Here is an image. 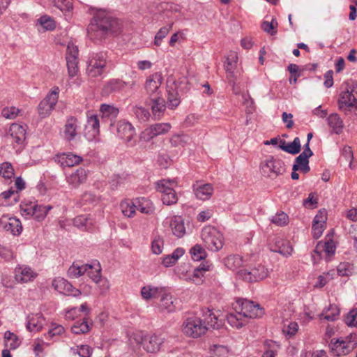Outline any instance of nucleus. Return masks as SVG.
Listing matches in <instances>:
<instances>
[{
    "instance_id": "obj_39",
    "label": "nucleus",
    "mask_w": 357,
    "mask_h": 357,
    "mask_svg": "<svg viewBox=\"0 0 357 357\" xmlns=\"http://www.w3.org/2000/svg\"><path fill=\"white\" fill-rule=\"evenodd\" d=\"M102 118H107L111 121L114 119L119 114V109L107 104H102L100 107Z\"/></svg>"
},
{
    "instance_id": "obj_51",
    "label": "nucleus",
    "mask_w": 357,
    "mask_h": 357,
    "mask_svg": "<svg viewBox=\"0 0 357 357\" xmlns=\"http://www.w3.org/2000/svg\"><path fill=\"white\" fill-rule=\"evenodd\" d=\"M173 26V23L170 24L169 26L161 27L155 36L154 44L156 46H160L161 44V41L163 38L166 37V36L169 33V31L172 29Z\"/></svg>"
},
{
    "instance_id": "obj_1",
    "label": "nucleus",
    "mask_w": 357,
    "mask_h": 357,
    "mask_svg": "<svg viewBox=\"0 0 357 357\" xmlns=\"http://www.w3.org/2000/svg\"><path fill=\"white\" fill-rule=\"evenodd\" d=\"M120 30L119 20L107 10L100 9L94 13L87 27V34L90 40L96 42L102 40L108 34H116Z\"/></svg>"
},
{
    "instance_id": "obj_28",
    "label": "nucleus",
    "mask_w": 357,
    "mask_h": 357,
    "mask_svg": "<svg viewBox=\"0 0 357 357\" xmlns=\"http://www.w3.org/2000/svg\"><path fill=\"white\" fill-rule=\"evenodd\" d=\"M213 267V264L208 262H206V264H201L194 269L193 273L190 276V280L196 284H202L204 273L211 271Z\"/></svg>"
},
{
    "instance_id": "obj_33",
    "label": "nucleus",
    "mask_w": 357,
    "mask_h": 357,
    "mask_svg": "<svg viewBox=\"0 0 357 357\" xmlns=\"http://www.w3.org/2000/svg\"><path fill=\"white\" fill-rule=\"evenodd\" d=\"M327 123L331 129L332 133L340 135L342 132L344 128L343 121L337 114H331L327 117Z\"/></svg>"
},
{
    "instance_id": "obj_30",
    "label": "nucleus",
    "mask_w": 357,
    "mask_h": 357,
    "mask_svg": "<svg viewBox=\"0 0 357 357\" xmlns=\"http://www.w3.org/2000/svg\"><path fill=\"white\" fill-rule=\"evenodd\" d=\"M8 135L14 142L21 144L25 140L26 130L20 124L13 123L9 128Z\"/></svg>"
},
{
    "instance_id": "obj_52",
    "label": "nucleus",
    "mask_w": 357,
    "mask_h": 357,
    "mask_svg": "<svg viewBox=\"0 0 357 357\" xmlns=\"http://www.w3.org/2000/svg\"><path fill=\"white\" fill-rule=\"evenodd\" d=\"M278 26V22L275 19H272L271 22L264 21L261 23V29L264 31L269 33L271 36L276 34V27Z\"/></svg>"
},
{
    "instance_id": "obj_63",
    "label": "nucleus",
    "mask_w": 357,
    "mask_h": 357,
    "mask_svg": "<svg viewBox=\"0 0 357 357\" xmlns=\"http://www.w3.org/2000/svg\"><path fill=\"white\" fill-rule=\"evenodd\" d=\"M78 47L73 43H68L66 47V59H78Z\"/></svg>"
},
{
    "instance_id": "obj_36",
    "label": "nucleus",
    "mask_w": 357,
    "mask_h": 357,
    "mask_svg": "<svg viewBox=\"0 0 357 357\" xmlns=\"http://www.w3.org/2000/svg\"><path fill=\"white\" fill-rule=\"evenodd\" d=\"M137 210L142 213L151 214L154 212L155 208L151 200L142 197L135 199Z\"/></svg>"
},
{
    "instance_id": "obj_23",
    "label": "nucleus",
    "mask_w": 357,
    "mask_h": 357,
    "mask_svg": "<svg viewBox=\"0 0 357 357\" xmlns=\"http://www.w3.org/2000/svg\"><path fill=\"white\" fill-rule=\"evenodd\" d=\"M196 197L201 200H208L212 196L214 189L210 183H201L197 182L192 185Z\"/></svg>"
},
{
    "instance_id": "obj_58",
    "label": "nucleus",
    "mask_w": 357,
    "mask_h": 357,
    "mask_svg": "<svg viewBox=\"0 0 357 357\" xmlns=\"http://www.w3.org/2000/svg\"><path fill=\"white\" fill-rule=\"evenodd\" d=\"M164 245L162 238L159 236H155L151 243L152 252L155 255H159L162 252Z\"/></svg>"
},
{
    "instance_id": "obj_48",
    "label": "nucleus",
    "mask_w": 357,
    "mask_h": 357,
    "mask_svg": "<svg viewBox=\"0 0 357 357\" xmlns=\"http://www.w3.org/2000/svg\"><path fill=\"white\" fill-rule=\"evenodd\" d=\"M99 201V197L92 192H84L80 199V204L82 206L85 205H95Z\"/></svg>"
},
{
    "instance_id": "obj_10",
    "label": "nucleus",
    "mask_w": 357,
    "mask_h": 357,
    "mask_svg": "<svg viewBox=\"0 0 357 357\" xmlns=\"http://www.w3.org/2000/svg\"><path fill=\"white\" fill-rule=\"evenodd\" d=\"M106 67V54L94 53L91 56L86 68L87 74L91 77H97L102 75Z\"/></svg>"
},
{
    "instance_id": "obj_31",
    "label": "nucleus",
    "mask_w": 357,
    "mask_h": 357,
    "mask_svg": "<svg viewBox=\"0 0 357 357\" xmlns=\"http://www.w3.org/2000/svg\"><path fill=\"white\" fill-rule=\"evenodd\" d=\"M165 291L164 287L146 285L141 289V296L146 301L160 297Z\"/></svg>"
},
{
    "instance_id": "obj_54",
    "label": "nucleus",
    "mask_w": 357,
    "mask_h": 357,
    "mask_svg": "<svg viewBox=\"0 0 357 357\" xmlns=\"http://www.w3.org/2000/svg\"><path fill=\"white\" fill-rule=\"evenodd\" d=\"M38 21L45 31H52L55 29L54 20L47 15L41 16Z\"/></svg>"
},
{
    "instance_id": "obj_14",
    "label": "nucleus",
    "mask_w": 357,
    "mask_h": 357,
    "mask_svg": "<svg viewBox=\"0 0 357 357\" xmlns=\"http://www.w3.org/2000/svg\"><path fill=\"white\" fill-rule=\"evenodd\" d=\"M135 84L136 82L134 79L125 82L120 79H111L103 86L102 93L103 95L109 96L112 93L122 91L126 86L132 89Z\"/></svg>"
},
{
    "instance_id": "obj_22",
    "label": "nucleus",
    "mask_w": 357,
    "mask_h": 357,
    "mask_svg": "<svg viewBox=\"0 0 357 357\" xmlns=\"http://www.w3.org/2000/svg\"><path fill=\"white\" fill-rule=\"evenodd\" d=\"M327 217L326 213L319 212L315 215L312 227L313 238L318 239L323 234L326 226Z\"/></svg>"
},
{
    "instance_id": "obj_32",
    "label": "nucleus",
    "mask_w": 357,
    "mask_h": 357,
    "mask_svg": "<svg viewBox=\"0 0 357 357\" xmlns=\"http://www.w3.org/2000/svg\"><path fill=\"white\" fill-rule=\"evenodd\" d=\"M86 170L82 167H79L75 172L67 176V182L73 187L77 188L86 181Z\"/></svg>"
},
{
    "instance_id": "obj_27",
    "label": "nucleus",
    "mask_w": 357,
    "mask_h": 357,
    "mask_svg": "<svg viewBox=\"0 0 357 357\" xmlns=\"http://www.w3.org/2000/svg\"><path fill=\"white\" fill-rule=\"evenodd\" d=\"M160 297L161 298L158 307L161 312L171 313L176 310L175 301L173 300L172 295L165 290Z\"/></svg>"
},
{
    "instance_id": "obj_3",
    "label": "nucleus",
    "mask_w": 357,
    "mask_h": 357,
    "mask_svg": "<svg viewBox=\"0 0 357 357\" xmlns=\"http://www.w3.org/2000/svg\"><path fill=\"white\" fill-rule=\"evenodd\" d=\"M357 345V335L351 333L344 337L333 338L329 347L331 352L337 356H345L352 351Z\"/></svg>"
},
{
    "instance_id": "obj_20",
    "label": "nucleus",
    "mask_w": 357,
    "mask_h": 357,
    "mask_svg": "<svg viewBox=\"0 0 357 357\" xmlns=\"http://www.w3.org/2000/svg\"><path fill=\"white\" fill-rule=\"evenodd\" d=\"M338 105L339 108L342 110H351V108L354 107L356 108L357 100L352 90L347 89L340 93Z\"/></svg>"
},
{
    "instance_id": "obj_61",
    "label": "nucleus",
    "mask_w": 357,
    "mask_h": 357,
    "mask_svg": "<svg viewBox=\"0 0 357 357\" xmlns=\"http://www.w3.org/2000/svg\"><path fill=\"white\" fill-rule=\"evenodd\" d=\"M322 248L328 257L333 256L335 253L336 246L332 239H329L325 243H322Z\"/></svg>"
},
{
    "instance_id": "obj_16",
    "label": "nucleus",
    "mask_w": 357,
    "mask_h": 357,
    "mask_svg": "<svg viewBox=\"0 0 357 357\" xmlns=\"http://www.w3.org/2000/svg\"><path fill=\"white\" fill-rule=\"evenodd\" d=\"M117 133L129 146L135 144V140L133 139L136 135L135 129L130 123L120 121L117 124Z\"/></svg>"
},
{
    "instance_id": "obj_35",
    "label": "nucleus",
    "mask_w": 357,
    "mask_h": 357,
    "mask_svg": "<svg viewBox=\"0 0 357 357\" xmlns=\"http://www.w3.org/2000/svg\"><path fill=\"white\" fill-rule=\"evenodd\" d=\"M244 260L238 255H232L225 259V265L231 271H236L244 265Z\"/></svg>"
},
{
    "instance_id": "obj_57",
    "label": "nucleus",
    "mask_w": 357,
    "mask_h": 357,
    "mask_svg": "<svg viewBox=\"0 0 357 357\" xmlns=\"http://www.w3.org/2000/svg\"><path fill=\"white\" fill-rule=\"evenodd\" d=\"M357 309L352 308L345 316L344 322L349 326L357 327Z\"/></svg>"
},
{
    "instance_id": "obj_26",
    "label": "nucleus",
    "mask_w": 357,
    "mask_h": 357,
    "mask_svg": "<svg viewBox=\"0 0 357 357\" xmlns=\"http://www.w3.org/2000/svg\"><path fill=\"white\" fill-rule=\"evenodd\" d=\"M273 241L274 245L271 244V250L273 252H278L284 256H289L291 254L293 248L289 245L288 241L279 236L274 237Z\"/></svg>"
},
{
    "instance_id": "obj_18",
    "label": "nucleus",
    "mask_w": 357,
    "mask_h": 357,
    "mask_svg": "<svg viewBox=\"0 0 357 357\" xmlns=\"http://www.w3.org/2000/svg\"><path fill=\"white\" fill-rule=\"evenodd\" d=\"M85 130V136L89 140H93L99 135L100 121L96 114L91 112L87 113V121Z\"/></svg>"
},
{
    "instance_id": "obj_45",
    "label": "nucleus",
    "mask_w": 357,
    "mask_h": 357,
    "mask_svg": "<svg viewBox=\"0 0 357 357\" xmlns=\"http://www.w3.org/2000/svg\"><path fill=\"white\" fill-rule=\"evenodd\" d=\"M190 253L192 259L196 261L204 259L207 256L206 250L198 244H196L190 249Z\"/></svg>"
},
{
    "instance_id": "obj_17",
    "label": "nucleus",
    "mask_w": 357,
    "mask_h": 357,
    "mask_svg": "<svg viewBox=\"0 0 357 357\" xmlns=\"http://www.w3.org/2000/svg\"><path fill=\"white\" fill-rule=\"evenodd\" d=\"M80 130L79 121L75 116H68L63 126V138L71 142L74 140Z\"/></svg>"
},
{
    "instance_id": "obj_11",
    "label": "nucleus",
    "mask_w": 357,
    "mask_h": 357,
    "mask_svg": "<svg viewBox=\"0 0 357 357\" xmlns=\"http://www.w3.org/2000/svg\"><path fill=\"white\" fill-rule=\"evenodd\" d=\"M174 181L163 179L157 183V189L162 193V201L164 204L172 205L177 202L178 197L172 188Z\"/></svg>"
},
{
    "instance_id": "obj_56",
    "label": "nucleus",
    "mask_w": 357,
    "mask_h": 357,
    "mask_svg": "<svg viewBox=\"0 0 357 357\" xmlns=\"http://www.w3.org/2000/svg\"><path fill=\"white\" fill-rule=\"evenodd\" d=\"M53 5L61 11H69L73 8L71 0H52Z\"/></svg>"
},
{
    "instance_id": "obj_55",
    "label": "nucleus",
    "mask_w": 357,
    "mask_h": 357,
    "mask_svg": "<svg viewBox=\"0 0 357 357\" xmlns=\"http://www.w3.org/2000/svg\"><path fill=\"white\" fill-rule=\"evenodd\" d=\"M0 174L5 178H11L14 175V169L10 162H5L0 165Z\"/></svg>"
},
{
    "instance_id": "obj_46",
    "label": "nucleus",
    "mask_w": 357,
    "mask_h": 357,
    "mask_svg": "<svg viewBox=\"0 0 357 357\" xmlns=\"http://www.w3.org/2000/svg\"><path fill=\"white\" fill-rule=\"evenodd\" d=\"M132 112L139 121H146L150 117L149 111L142 106L132 107Z\"/></svg>"
},
{
    "instance_id": "obj_44",
    "label": "nucleus",
    "mask_w": 357,
    "mask_h": 357,
    "mask_svg": "<svg viewBox=\"0 0 357 357\" xmlns=\"http://www.w3.org/2000/svg\"><path fill=\"white\" fill-rule=\"evenodd\" d=\"M150 127L154 136L157 137L167 133L170 130L172 126L169 123H158L151 125Z\"/></svg>"
},
{
    "instance_id": "obj_37",
    "label": "nucleus",
    "mask_w": 357,
    "mask_h": 357,
    "mask_svg": "<svg viewBox=\"0 0 357 357\" xmlns=\"http://www.w3.org/2000/svg\"><path fill=\"white\" fill-rule=\"evenodd\" d=\"M120 208L123 214L128 217L132 218L135 214L137 210L136 201L127 199L121 202Z\"/></svg>"
},
{
    "instance_id": "obj_8",
    "label": "nucleus",
    "mask_w": 357,
    "mask_h": 357,
    "mask_svg": "<svg viewBox=\"0 0 357 357\" xmlns=\"http://www.w3.org/2000/svg\"><path fill=\"white\" fill-rule=\"evenodd\" d=\"M133 338L136 343L142 344L144 349L149 353H155L159 351L164 340V338L160 335L144 334L142 331L134 333Z\"/></svg>"
},
{
    "instance_id": "obj_47",
    "label": "nucleus",
    "mask_w": 357,
    "mask_h": 357,
    "mask_svg": "<svg viewBox=\"0 0 357 357\" xmlns=\"http://www.w3.org/2000/svg\"><path fill=\"white\" fill-rule=\"evenodd\" d=\"M68 68V74L70 78L76 76L79 72L78 59H66Z\"/></svg>"
},
{
    "instance_id": "obj_40",
    "label": "nucleus",
    "mask_w": 357,
    "mask_h": 357,
    "mask_svg": "<svg viewBox=\"0 0 357 357\" xmlns=\"http://www.w3.org/2000/svg\"><path fill=\"white\" fill-rule=\"evenodd\" d=\"M339 314V307L336 305L331 304L326 312H323L320 317L321 319L327 320L328 321H333L337 319Z\"/></svg>"
},
{
    "instance_id": "obj_34",
    "label": "nucleus",
    "mask_w": 357,
    "mask_h": 357,
    "mask_svg": "<svg viewBox=\"0 0 357 357\" xmlns=\"http://www.w3.org/2000/svg\"><path fill=\"white\" fill-rule=\"evenodd\" d=\"M279 147L280 149L288 153L296 155L301 152V140L298 137H295L293 142L290 144H287L284 140H280Z\"/></svg>"
},
{
    "instance_id": "obj_13",
    "label": "nucleus",
    "mask_w": 357,
    "mask_h": 357,
    "mask_svg": "<svg viewBox=\"0 0 357 357\" xmlns=\"http://www.w3.org/2000/svg\"><path fill=\"white\" fill-rule=\"evenodd\" d=\"M163 77L161 73H155L149 75L145 82V90L150 98L161 96L160 87L162 84Z\"/></svg>"
},
{
    "instance_id": "obj_4",
    "label": "nucleus",
    "mask_w": 357,
    "mask_h": 357,
    "mask_svg": "<svg viewBox=\"0 0 357 357\" xmlns=\"http://www.w3.org/2000/svg\"><path fill=\"white\" fill-rule=\"evenodd\" d=\"M52 208L50 205H39L36 202L24 201L20 204L22 215L26 219L33 218L38 222L43 220Z\"/></svg>"
},
{
    "instance_id": "obj_49",
    "label": "nucleus",
    "mask_w": 357,
    "mask_h": 357,
    "mask_svg": "<svg viewBox=\"0 0 357 357\" xmlns=\"http://www.w3.org/2000/svg\"><path fill=\"white\" fill-rule=\"evenodd\" d=\"M94 266L92 270H89L87 272L88 275L95 282H98L100 277H101V268L100 263L95 260L92 261L91 264Z\"/></svg>"
},
{
    "instance_id": "obj_41",
    "label": "nucleus",
    "mask_w": 357,
    "mask_h": 357,
    "mask_svg": "<svg viewBox=\"0 0 357 357\" xmlns=\"http://www.w3.org/2000/svg\"><path fill=\"white\" fill-rule=\"evenodd\" d=\"M4 339L6 341H10V344H5V347L9 348L10 350H15L17 349L21 344V340L19 339V337L10 331H6L4 333Z\"/></svg>"
},
{
    "instance_id": "obj_53",
    "label": "nucleus",
    "mask_w": 357,
    "mask_h": 357,
    "mask_svg": "<svg viewBox=\"0 0 357 357\" xmlns=\"http://www.w3.org/2000/svg\"><path fill=\"white\" fill-rule=\"evenodd\" d=\"M289 217L283 211L277 213L275 215L272 216L271 221L272 223L278 226H284L288 223Z\"/></svg>"
},
{
    "instance_id": "obj_12",
    "label": "nucleus",
    "mask_w": 357,
    "mask_h": 357,
    "mask_svg": "<svg viewBox=\"0 0 357 357\" xmlns=\"http://www.w3.org/2000/svg\"><path fill=\"white\" fill-rule=\"evenodd\" d=\"M268 269L261 264H258L250 271L241 269L237 272L238 277L248 282H258L268 276Z\"/></svg>"
},
{
    "instance_id": "obj_29",
    "label": "nucleus",
    "mask_w": 357,
    "mask_h": 357,
    "mask_svg": "<svg viewBox=\"0 0 357 357\" xmlns=\"http://www.w3.org/2000/svg\"><path fill=\"white\" fill-rule=\"evenodd\" d=\"M151 109L155 119H160L166 109V103L162 96L151 98Z\"/></svg>"
},
{
    "instance_id": "obj_42",
    "label": "nucleus",
    "mask_w": 357,
    "mask_h": 357,
    "mask_svg": "<svg viewBox=\"0 0 357 357\" xmlns=\"http://www.w3.org/2000/svg\"><path fill=\"white\" fill-rule=\"evenodd\" d=\"M91 327L86 318H84L82 321H76L71 328L73 333L79 335L86 333L89 331Z\"/></svg>"
},
{
    "instance_id": "obj_38",
    "label": "nucleus",
    "mask_w": 357,
    "mask_h": 357,
    "mask_svg": "<svg viewBox=\"0 0 357 357\" xmlns=\"http://www.w3.org/2000/svg\"><path fill=\"white\" fill-rule=\"evenodd\" d=\"M15 272L17 280L22 282H27L34 278L33 272L29 267H20Z\"/></svg>"
},
{
    "instance_id": "obj_19",
    "label": "nucleus",
    "mask_w": 357,
    "mask_h": 357,
    "mask_svg": "<svg viewBox=\"0 0 357 357\" xmlns=\"http://www.w3.org/2000/svg\"><path fill=\"white\" fill-rule=\"evenodd\" d=\"M0 227H2L6 231L10 232L14 236L20 235L22 231V225L20 220L16 218L3 217L0 220Z\"/></svg>"
},
{
    "instance_id": "obj_59",
    "label": "nucleus",
    "mask_w": 357,
    "mask_h": 357,
    "mask_svg": "<svg viewBox=\"0 0 357 357\" xmlns=\"http://www.w3.org/2000/svg\"><path fill=\"white\" fill-rule=\"evenodd\" d=\"M237 59V54L234 52L231 53L230 55L227 56L225 63V70H234L236 68Z\"/></svg>"
},
{
    "instance_id": "obj_62",
    "label": "nucleus",
    "mask_w": 357,
    "mask_h": 357,
    "mask_svg": "<svg viewBox=\"0 0 357 357\" xmlns=\"http://www.w3.org/2000/svg\"><path fill=\"white\" fill-rule=\"evenodd\" d=\"M20 112V109L15 107H5L1 111V114L3 117L8 119H14L16 118Z\"/></svg>"
},
{
    "instance_id": "obj_60",
    "label": "nucleus",
    "mask_w": 357,
    "mask_h": 357,
    "mask_svg": "<svg viewBox=\"0 0 357 357\" xmlns=\"http://www.w3.org/2000/svg\"><path fill=\"white\" fill-rule=\"evenodd\" d=\"M337 271L340 276H349L352 273L353 267L349 263H340Z\"/></svg>"
},
{
    "instance_id": "obj_21",
    "label": "nucleus",
    "mask_w": 357,
    "mask_h": 357,
    "mask_svg": "<svg viewBox=\"0 0 357 357\" xmlns=\"http://www.w3.org/2000/svg\"><path fill=\"white\" fill-rule=\"evenodd\" d=\"M55 161L61 165L63 167H70L79 165L82 158L70 152L57 154L55 157Z\"/></svg>"
},
{
    "instance_id": "obj_50",
    "label": "nucleus",
    "mask_w": 357,
    "mask_h": 357,
    "mask_svg": "<svg viewBox=\"0 0 357 357\" xmlns=\"http://www.w3.org/2000/svg\"><path fill=\"white\" fill-rule=\"evenodd\" d=\"M73 224L77 228L87 230L89 229V224L91 225V222L86 215H81L75 218Z\"/></svg>"
},
{
    "instance_id": "obj_15",
    "label": "nucleus",
    "mask_w": 357,
    "mask_h": 357,
    "mask_svg": "<svg viewBox=\"0 0 357 357\" xmlns=\"http://www.w3.org/2000/svg\"><path fill=\"white\" fill-rule=\"evenodd\" d=\"M52 287L58 292L77 297L81 295V291L78 289L73 287V286L63 278L58 277L53 280L52 283Z\"/></svg>"
},
{
    "instance_id": "obj_24",
    "label": "nucleus",
    "mask_w": 357,
    "mask_h": 357,
    "mask_svg": "<svg viewBox=\"0 0 357 357\" xmlns=\"http://www.w3.org/2000/svg\"><path fill=\"white\" fill-rule=\"evenodd\" d=\"M202 318L206 323L208 329H218L222 325V320L219 319L218 316L214 314L212 310L203 308L201 310Z\"/></svg>"
},
{
    "instance_id": "obj_9",
    "label": "nucleus",
    "mask_w": 357,
    "mask_h": 357,
    "mask_svg": "<svg viewBox=\"0 0 357 357\" xmlns=\"http://www.w3.org/2000/svg\"><path fill=\"white\" fill-rule=\"evenodd\" d=\"M59 91L58 86H54L45 98L40 102L37 109L41 119L47 118L51 114L58 102Z\"/></svg>"
},
{
    "instance_id": "obj_5",
    "label": "nucleus",
    "mask_w": 357,
    "mask_h": 357,
    "mask_svg": "<svg viewBox=\"0 0 357 357\" xmlns=\"http://www.w3.org/2000/svg\"><path fill=\"white\" fill-rule=\"evenodd\" d=\"M260 169L262 175L270 178H275L286 171L283 160L273 155H268L261 162Z\"/></svg>"
},
{
    "instance_id": "obj_7",
    "label": "nucleus",
    "mask_w": 357,
    "mask_h": 357,
    "mask_svg": "<svg viewBox=\"0 0 357 357\" xmlns=\"http://www.w3.org/2000/svg\"><path fill=\"white\" fill-rule=\"evenodd\" d=\"M207 330V325L203 321L202 318L198 315L187 317L182 325L183 333L193 338L199 337L205 334Z\"/></svg>"
},
{
    "instance_id": "obj_64",
    "label": "nucleus",
    "mask_w": 357,
    "mask_h": 357,
    "mask_svg": "<svg viewBox=\"0 0 357 357\" xmlns=\"http://www.w3.org/2000/svg\"><path fill=\"white\" fill-rule=\"evenodd\" d=\"M309 158L307 155L304 154H300L295 159L294 164L293 165L292 170L298 171L299 168L304 164L309 162Z\"/></svg>"
},
{
    "instance_id": "obj_2",
    "label": "nucleus",
    "mask_w": 357,
    "mask_h": 357,
    "mask_svg": "<svg viewBox=\"0 0 357 357\" xmlns=\"http://www.w3.org/2000/svg\"><path fill=\"white\" fill-rule=\"evenodd\" d=\"M233 307L236 313L228 314L227 320L231 326L236 328L245 325L246 318H259L264 314V308L258 303L245 298H238L233 304Z\"/></svg>"
},
{
    "instance_id": "obj_6",
    "label": "nucleus",
    "mask_w": 357,
    "mask_h": 357,
    "mask_svg": "<svg viewBox=\"0 0 357 357\" xmlns=\"http://www.w3.org/2000/svg\"><path fill=\"white\" fill-rule=\"evenodd\" d=\"M201 236L205 246L211 251L218 252L223 247V235L214 227H204Z\"/></svg>"
},
{
    "instance_id": "obj_25",
    "label": "nucleus",
    "mask_w": 357,
    "mask_h": 357,
    "mask_svg": "<svg viewBox=\"0 0 357 357\" xmlns=\"http://www.w3.org/2000/svg\"><path fill=\"white\" fill-rule=\"evenodd\" d=\"M167 102L170 109H174L181 102V96L178 91V85L176 82L168 84L167 87Z\"/></svg>"
},
{
    "instance_id": "obj_43",
    "label": "nucleus",
    "mask_w": 357,
    "mask_h": 357,
    "mask_svg": "<svg viewBox=\"0 0 357 357\" xmlns=\"http://www.w3.org/2000/svg\"><path fill=\"white\" fill-rule=\"evenodd\" d=\"M170 226L174 235L178 238H181L185 234L184 223L179 219H174L171 221Z\"/></svg>"
}]
</instances>
